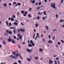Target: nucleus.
<instances>
[{
	"label": "nucleus",
	"mask_w": 64,
	"mask_h": 64,
	"mask_svg": "<svg viewBox=\"0 0 64 64\" xmlns=\"http://www.w3.org/2000/svg\"><path fill=\"white\" fill-rule=\"evenodd\" d=\"M51 6L52 7H53L54 9H56V7H55V3H53H53H51Z\"/></svg>",
	"instance_id": "obj_1"
},
{
	"label": "nucleus",
	"mask_w": 64,
	"mask_h": 64,
	"mask_svg": "<svg viewBox=\"0 0 64 64\" xmlns=\"http://www.w3.org/2000/svg\"><path fill=\"white\" fill-rule=\"evenodd\" d=\"M20 31H22V32H24L25 31V29H20V30H18V32H20Z\"/></svg>",
	"instance_id": "obj_2"
},
{
	"label": "nucleus",
	"mask_w": 64,
	"mask_h": 64,
	"mask_svg": "<svg viewBox=\"0 0 64 64\" xmlns=\"http://www.w3.org/2000/svg\"><path fill=\"white\" fill-rule=\"evenodd\" d=\"M26 50L28 52H32V49H31V50L30 49H29V48H27L26 49Z\"/></svg>",
	"instance_id": "obj_3"
},
{
	"label": "nucleus",
	"mask_w": 64,
	"mask_h": 64,
	"mask_svg": "<svg viewBox=\"0 0 64 64\" xmlns=\"http://www.w3.org/2000/svg\"><path fill=\"white\" fill-rule=\"evenodd\" d=\"M48 44H50V43L52 44V43H53V42L51 40H49L48 41Z\"/></svg>",
	"instance_id": "obj_4"
},
{
	"label": "nucleus",
	"mask_w": 64,
	"mask_h": 64,
	"mask_svg": "<svg viewBox=\"0 0 64 64\" xmlns=\"http://www.w3.org/2000/svg\"><path fill=\"white\" fill-rule=\"evenodd\" d=\"M12 40L11 38H8V41L9 42H11L12 41Z\"/></svg>",
	"instance_id": "obj_5"
},
{
	"label": "nucleus",
	"mask_w": 64,
	"mask_h": 64,
	"mask_svg": "<svg viewBox=\"0 0 64 64\" xmlns=\"http://www.w3.org/2000/svg\"><path fill=\"white\" fill-rule=\"evenodd\" d=\"M27 14V12L26 11H25V13L23 14V15L24 16H26V14Z\"/></svg>",
	"instance_id": "obj_6"
},
{
	"label": "nucleus",
	"mask_w": 64,
	"mask_h": 64,
	"mask_svg": "<svg viewBox=\"0 0 64 64\" xmlns=\"http://www.w3.org/2000/svg\"><path fill=\"white\" fill-rule=\"evenodd\" d=\"M32 60L31 58H27L26 59L27 61H30Z\"/></svg>",
	"instance_id": "obj_7"
},
{
	"label": "nucleus",
	"mask_w": 64,
	"mask_h": 64,
	"mask_svg": "<svg viewBox=\"0 0 64 64\" xmlns=\"http://www.w3.org/2000/svg\"><path fill=\"white\" fill-rule=\"evenodd\" d=\"M53 62L52 61V60H50L49 61V64H51L53 63Z\"/></svg>",
	"instance_id": "obj_8"
},
{
	"label": "nucleus",
	"mask_w": 64,
	"mask_h": 64,
	"mask_svg": "<svg viewBox=\"0 0 64 64\" xmlns=\"http://www.w3.org/2000/svg\"><path fill=\"white\" fill-rule=\"evenodd\" d=\"M31 3H34L35 2V0H32L30 1Z\"/></svg>",
	"instance_id": "obj_9"
},
{
	"label": "nucleus",
	"mask_w": 64,
	"mask_h": 64,
	"mask_svg": "<svg viewBox=\"0 0 64 64\" xmlns=\"http://www.w3.org/2000/svg\"><path fill=\"white\" fill-rule=\"evenodd\" d=\"M45 28H46V29L47 30H49V28L47 26H45Z\"/></svg>",
	"instance_id": "obj_10"
},
{
	"label": "nucleus",
	"mask_w": 64,
	"mask_h": 64,
	"mask_svg": "<svg viewBox=\"0 0 64 64\" xmlns=\"http://www.w3.org/2000/svg\"><path fill=\"white\" fill-rule=\"evenodd\" d=\"M22 38V36L20 35V36L19 37V39H21Z\"/></svg>",
	"instance_id": "obj_11"
},
{
	"label": "nucleus",
	"mask_w": 64,
	"mask_h": 64,
	"mask_svg": "<svg viewBox=\"0 0 64 64\" xmlns=\"http://www.w3.org/2000/svg\"><path fill=\"white\" fill-rule=\"evenodd\" d=\"M10 57H12V58L13 59H17V58L13 56H12H12H10Z\"/></svg>",
	"instance_id": "obj_12"
},
{
	"label": "nucleus",
	"mask_w": 64,
	"mask_h": 64,
	"mask_svg": "<svg viewBox=\"0 0 64 64\" xmlns=\"http://www.w3.org/2000/svg\"><path fill=\"white\" fill-rule=\"evenodd\" d=\"M12 53L14 55H16V52L15 51H14L13 52H12Z\"/></svg>",
	"instance_id": "obj_13"
},
{
	"label": "nucleus",
	"mask_w": 64,
	"mask_h": 64,
	"mask_svg": "<svg viewBox=\"0 0 64 64\" xmlns=\"http://www.w3.org/2000/svg\"><path fill=\"white\" fill-rule=\"evenodd\" d=\"M38 24H36L35 25V26L36 27H38Z\"/></svg>",
	"instance_id": "obj_14"
},
{
	"label": "nucleus",
	"mask_w": 64,
	"mask_h": 64,
	"mask_svg": "<svg viewBox=\"0 0 64 64\" xmlns=\"http://www.w3.org/2000/svg\"><path fill=\"white\" fill-rule=\"evenodd\" d=\"M39 51H40L41 52V51H43V49L41 48H40L39 50Z\"/></svg>",
	"instance_id": "obj_15"
},
{
	"label": "nucleus",
	"mask_w": 64,
	"mask_h": 64,
	"mask_svg": "<svg viewBox=\"0 0 64 64\" xmlns=\"http://www.w3.org/2000/svg\"><path fill=\"white\" fill-rule=\"evenodd\" d=\"M38 14L39 15H42V12H41L40 13V12H38Z\"/></svg>",
	"instance_id": "obj_16"
},
{
	"label": "nucleus",
	"mask_w": 64,
	"mask_h": 64,
	"mask_svg": "<svg viewBox=\"0 0 64 64\" xmlns=\"http://www.w3.org/2000/svg\"><path fill=\"white\" fill-rule=\"evenodd\" d=\"M6 23L7 26H8V22L7 21H6Z\"/></svg>",
	"instance_id": "obj_17"
},
{
	"label": "nucleus",
	"mask_w": 64,
	"mask_h": 64,
	"mask_svg": "<svg viewBox=\"0 0 64 64\" xmlns=\"http://www.w3.org/2000/svg\"><path fill=\"white\" fill-rule=\"evenodd\" d=\"M17 45L18 46V48H20V45H19V44H18Z\"/></svg>",
	"instance_id": "obj_18"
},
{
	"label": "nucleus",
	"mask_w": 64,
	"mask_h": 64,
	"mask_svg": "<svg viewBox=\"0 0 64 64\" xmlns=\"http://www.w3.org/2000/svg\"><path fill=\"white\" fill-rule=\"evenodd\" d=\"M28 46L29 47H32V44H29Z\"/></svg>",
	"instance_id": "obj_19"
},
{
	"label": "nucleus",
	"mask_w": 64,
	"mask_h": 64,
	"mask_svg": "<svg viewBox=\"0 0 64 64\" xmlns=\"http://www.w3.org/2000/svg\"><path fill=\"white\" fill-rule=\"evenodd\" d=\"M57 61L58 64H60V60H58Z\"/></svg>",
	"instance_id": "obj_20"
},
{
	"label": "nucleus",
	"mask_w": 64,
	"mask_h": 64,
	"mask_svg": "<svg viewBox=\"0 0 64 64\" xmlns=\"http://www.w3.org/2000/svg\"><path fill=\"white\" fill-rule=\"evenodd\" d=\"M12 42L13 44H15V42L14 41V40H12Z\"/></svg>",
	"instance_id": "obj_21"
},
{
	"label": "nucleus",
	"mask_w": 64,
	"mask_h": 64,
	"mask_svg": "<svg viewBox=\"0 0 64 64\" xmlns=\"http://www.w3.org/2000/svg\"><path fill=\"white\" fill-rule=\"evenodd\" d=\"M35 60H37L38 59V57L37 56H35Z\"/></svg>",
	"instance_id": "obj_22"
},
{
	"label": "nucleus",
	"mask_w": 64,
	"mask_h": 64,
	"mask_svg": "<svg viewBox=\"0 0 64 64\" xmlns=\"http://www.w3.org/2000/svg\"><path fill=\"white\" fill-rule=\"evenodd\" d=\"M14 25H18V24L16 22H14Z\"/></svg>",
	"instance_id": "obj_23"
},
{
	"label": "nucleus",
	"mask_w": 64,
	"mask_h": 64,
	"mask_svg": "<svg viewBox=\"0 0 64 64\" xmlns=\"http://www.w3.org/2000/svg\"><path fill=\"white\" fill-rule=\"evenodd\" d=\"M54 62H55V64H57V62L56 61V60H54Z\"/></svg>",
	"instance_id": "obj_24"
},
{
	"label": "nucleus",
	"mask_w": 64,
	"mask_h": 64,
	"mask_svg": "<svg viewBox=\"0 0 64 64\" xmlns=\"http://www.w3.org/2000/svg\"><path fill=\"white\" fill-rule=\"evenodd\" d=\"M63 21V22H64V20L62 19L61 20H60V22H62Z\"/></svg>",
	"instance_id": "obj_25"
},
{
	"label": "nucleus",
	"mask_w": 64,
	"mask_h": 64,
	"mask_svg": "<svg viewBox=\"0 0 64 64\" xmlns=\"http://www.w3.org/2000/svg\"><path fill=\"white\" fill-rule=\"evenodd\" d=\"M17 5L18 6H20V5H21V4L20 3H18L17 4Z\"/></svg>",
	"instance_id": "obj_26"
},
{
	"label": "nucleus",
	"mask_w": 64,
	"mask_h": 64,
	"mask_svg": "<svg viewBox=\"0 0 64 64\" xmlns=\"http://www.w3.org/2000/svg\"><path fill=\"white\" fill-rule=\"evenodd\" d=\"M11 21H14V18H11Z\"/></svg>",
	"instance_id": "obj_27"
},
{
	"label": "nucleus",
	"mask_w": 64,
	"mask_h": 64,
	"mask_svg": "<svg viewBox=\"0 0 64 64\" xmlns=\"http://www.w3.org/2000/svg\"><path fill=\"white\" fill-rule=\"evenodd\" d=\"M12 17L13 18H15V17H16V16H15L14 15H12Z\"/></svg>",
	"instance_id": "obj_28"
},
{
	"label": "nucleus",
	"mask_w": 64,
	"mask_h": 64,
	"mask_svg": "<svg viewBox=\"0 0 64 64\" xmlns=\"http://www.w3.org/2000/svg\"><path fill=\"white\" fill-rule=\"evenodd\" d=\"M42 19L43 20H45V19H46V18H45L44 17H43L42 18Z\"/></svg>",
	"instance_id": "obj_29"
},
{
	"label": "nucleus",
	"mask_w": 64,
	"mask_h": 64,
	"mask_svg": "<svg viewBox=\"0 0 64 64\" xmlns=\"http://www.w3.org/2000/svg\"><path fill=\"white\" fill-rule=\"evenodd\" d=\"M63 0H61V4H60V5L62 4L61 3H63Z\"/></svg>",
	"instance_id": "obj_30"
},
{
	"label": "nucleus",
	"mask_w": 64,
	"mask_h": 64,
	"mask_svg": "<svg viewBox=\"0 0 64 64\" xmlns=\"http://www.w3.org/2000/svg\"><path fill=\"white\" fill-rule=\"evenodd\" d=\"M18 62L20 63V64H21V61H20V60H18Z\"/></svg>",
	"instance_id": "obj_31"
},
{
	"label": "nucleus",
	"mask_w": 64,
	"mask_h": 64,
	"mask_svg": "<svg viewBox=\"0 0 64 64\" xmlns=\"http://www.w3.org/2000/svg\"><path fill=\"white\" fill-rule=\"evenodd\" d=\"M21 13H22V14L24 13V10L22 11L21 12Z\"/></svg>",
	"instance_id": "obj_32"
},
{
	"label": "nucleus",
	"mask_w": 64,
	"mask_h": 64,
	"mask_svg": "<svg viewBox=\"0 0 64 64\" xmlns=\"http://www.w3.org/2000/svg\"><path fill=\"white\" fill-rule=\"evenodd\" d=\"M45 41V38H44L42 40V42H44Z\"/></svg>",
	"instance_id": "obj_33"
},
{
	"label": "nucleus",
	"mask_w": 64,
	"mask_h": 64,
	"mask_svg": "<svg viewBox=\"0 0 64 64\" xmlns=\"http://www.w3.org/2000/svg\"><path fill=\"white\" fill-rule=\"evenodd\" d=\"M55 36H53V37L52 38V39H53V40H55Z\"/></svg>",
	"instance_id": "obj_34"
},
{
	"label": "nucleus",
	"mask_w": 64,
	"mask_h": 64,
	"mask_svg": "<svg viewBox=\"0 0 64 64\" xmlns=\"http://www.w3.org/2000/svg\"><path fill=\"white\" fill-rule=\"evenodd\" d=\"M44 15H46V11H44Z\"/></svg>",
	"instance_id": "obj_35"
},
{
	"label": "nucleus",
	"mask_w": 64,
	"mask_h": 64,
	"mask_svg": "<svg viewBox=\"0 0 64 64\" xmlns=\"http://www.w3.org/2000/svg\"><path fill=\"white\" fill-rule=\"evenodd\" d=\"M3 6H7V4H3Z\"/></svg>",
	"instance_id": "obj_36"
},
{
	"label": "nucleus",
	"mask_w": 64,
	"mask_h": 64,
	"mask_svg": "<svg viewBox=\"0 0 64 64\" xmlns=\"http://www.w3.org/2000/svg\"><path fill=\"white\" fill-rule=\"evenodd\" d=\"M40 16H38L37 17V19L38 20H39L40 19Z\"/></svg>",
	"instance_id": "obj_37"
},
{
	"label": "nucleus",
	"mask_w": 64,
	"mask_h": 64,
	"mask_svg": "<svg viewBox=\"0 0 64 64\" xmlns=\"http://www.w3.org/2000/svg\"><path fill=\"white\" fill-rule=\"evenodd\" d=\"M28 16L30 18H31V15L30 14H28Z\"/></svg>",
	"instance_id": "obj_38"
},
{
	"label": "nucleus",
	"mask_w": 64,
	"mask_h": 64,
	"mask_svg": "<svg viewBox=\"0 0 64 64\" xmlns=\"http://www.w3.org/2000/svg\"><path fill=\"white\" fill-rule=\"evenodd\" d=\"M56 18H58V15L57 14H56Z\"/></svg>",
	"instance_id": "obj_39"
},
{
	"label": "nucleus",
	"mask_w": 64,
	"mask_h": 64,
	"mask_svg": "<svg viewBox=\"0 0 64 64\" xmlns=\"http://www.w3.org/2000/svg\"><path fill=\"white\" fill-rule=\"evenodd\" d=\"M9 34H12V32L11 31H10L8 32Z\"/></svg>",
	"instance_id": "obj_40"
},
{
	"label": "nucleus",
	"mask_w": 64,
	"mask_h": 64,
	"mask_svg": "<svg viewBox=\"0 0 64 64\" xmlns=\"http://www.w3.org/2000/svg\"><path fill=\"white\" fill-rule=\"evenodd\" d=\"M4 34L6 36H7V35H8V34H7V33L6 32H5L4 33Z\"/></svg>",
	"instance_id": "obj_41"
},
{
	"label": "nucleus",
	"mask_w": 64,
	"mask_h": 64,
	"mask_svg": "<svg viewBox=\"0 0 64 64\" xmlns=\"http://www.w3.org/2000/svg\"><path fill=\"white\" fill-rule=\"evenodd\" d=\"M30 42L31 44H32L33 43V41L32 40H30Z\"/></svg>",
	"instance_id": "obj_42"
},
{
	"label": "nucleus",
	"mask_w": 64,
	"mask_h": 64,
	"mask_svg": "<svg viewBox=\"0 0 64 64\" xmlns=\"http://www.w3.org/2000/svg\"><path fill=\"white\" fill-rule=\"evenodd\" d=\"M40 9V6H38L37 8V10H39Z\"/></svg>",
	"instance_id": "obj_43"
},
{
	"label": "nucleus",
	"mask_w": 64,
	"mask_h": 64,
	"mask_svg": "<svg viewBox=\"0 0 64 64\" xmlns=\"http://www.w3.org/2000/svg\"><path fill=\"white\" fill-rule=\"evenodd\" d=\"M38 5H41V2H40L38 3Z\"/></svg>",
	"instance_id": "obj_44"
},
{
	"label": "nucleus",
	"mask_w": 64,
	"mask_h": 64,
	"mask_svg": "<svg viewBox=\"0 0 64 64\" xmlns=\"http://www.w3.org/2000/svg\"><path fill=\"white\" fill-rule=\"evenodd\" d=\"M32 8H30V9H29V11H31V10H32Z\"/></svg>",
	"instance_id": "obj_45"
},
{
	"label": "nucleus",
	"mask_w": 64,
	"mask_h": 64,
	"mask_svg": "<svg viewBox=\"0 0 64 64\" xmlns=\"http://www.w3.org/2000/svg\"><path fill=\"white\" fill-rule=\"evenodd\" d=\"M35 33H34V36L33 37V38H35Z\"/></svg>",
	"instance_id": "obj_46"
},
{
	"label": "nucleus",
	"mask_w": 64,
	"mask_h": 64,
	"mask_svg": "<svg viewBox=\"0 0 64 64\" xmlns=\"http://www.w3.org/2000/svg\"><path fill=\"white\" fill-rule=\"evenodd\" d=\"M10 28L12 29H14V28H13V27H10Z\"/></svg>",
	"instance_id": "obj_47"
},
{
	"label": "nucleus",
	"mask_w": 64,
	"mask_h": 64,
	"mask_svg": "<svg viewBox=\"0 0 64 64\" xmlns=\"http://www.w3.org/2000/svg\"><path fill=\"white\" fill-rule=\"evenodd\" d=\"M20 12H17L16 14L18 15H19V14Z\"/></svg>",
	"instance_id": "obj_48"
},
{
	"label": "nucleus",
	"mask_w": 64,
	"mask_h": 64,
	"mask_svg": "<svg viewBox=\"0 0 64 64\" xmlns=\"http://www.w3.org/2000/svg\"><path fill=\"white\" fill-rule=\"evenodd\" d=\"M3 44H4V45H6V43H5V42L4 41L3 42Z\"/></svg>",
	"instance_id": "obj_49"
},
{
	"label": "nucleus",
	"mask_w": 64,
	"mask_h": 64,
	"mask_svg": "<svg viewBox=\"0 0 64 64\" xmlns=\"http://www.w3.org/2000/svg\"><path fill=\"white\" fill-rule=\"evenodd\" d=\"M16 57H18V53H16Z\"/></svg>",
	"instance_id": "obj_50"
},
{
	"label": "nucleus",
	"mask_w": 64,
	"mask_h": 64,
	"mask_svg": "<svg viewBox=\"0 0 64 64\" xmlns=\"http://www.w3.org/2000/svg\"><path fill=\"white\" fill-rule=\"evenodd\" d=\"M6 32H7V33H9V31L8 30H6Z\"/></svg>",
	"instance_id": "obj_51"
},
{
	"label": "nucleus",
	"mask_w": 64,
	"mask_h": 64,
	"mask_svg": "<svg viewBox=\"0 0 64 64\" xmlns=\"http://www.w3.org/2000/svg\"><path fill=\"white\" fill-rule=\"evenodd\" d=\"M9 26H11V25H12V24H11V23H10L9 24Z\"/></svg>",
	"instance_id": "obj_52"
},
{
	"label": "nucleus",
	"mask_w": 64,
	"mask_h": 64,
	"mask_svg": "<svg viewBox=\"0 0 64 64\" xmlns=\"http://www.w3.org/2000/svg\"><path fill=\"white\" fill-rule=\"evenodd\" d=\"M48 37L49 38V39H50L51 38V36H50L49 35L48 36Z\"/></svg>",
	"instance_id": "obj_53"
},
{
	"label": "nucleus",
	"mask_w": 64,
	"mask_h": 64,
	"mask_svg": "<svg viewBox=\"0 0 64 64\" xmlns=\"http://www.w3.org/2000/svg\"><path fill=\"white\" fill-rule=\"evenodd\" d=\"M61 42H62V43H64V41H63V40H61Z\"/></svg>",
	"instance_id": "obj_54"
},
{
	"label": "nucleus",
	"mask_w": 64,
	"mask_h": 64,
	"mask_svg": "<svg viewBox=\"0 0 64 64\" xmlns=\"http://www.w3.org/2000/svg\"><path fill=\"white\" fill-rule=\"evenodd\" d=\"M13 32L14 33V34H15V32H16L15 30H13Z\"/></svg>",
	"instance_id": "obj_55"
},
{
	"label": "nucleus",
	"mask_w": 64,
	"mask_h": 64,
	"mask_svg": "<svg viewBox=\"0 0 64 64\" xmlns=\"http://www.w3.org/2000/svg\"><path fill=\"white\" fill-rule=\"evenodd\" d=\"M16 4V2H13V4Z\"/></svg>",
	"instance_id": "obj_56"
},
{
	"label": "nucleus",
	"mask_w": 64,
	"mask_h": 64,
	"mask_svg": "<svg viewBox=\"0 0 64 64\" xmlns=\"http://www.w3.org/2000/svg\"><path fill=\"white\" fill-rule=\"evenodd\" d=\"M14 39H15L16 38V37L15 36H14Z\"/></svg>",
	"instance_id": "obj_57"
},
{
	"label": "nucleus",
	"mask_w": 64,
	"mask_h": 64,
	"mask_svg": "<svg viewBox=\"0 0 64 64\" xmlns=\"http://www.w3.org/2000/svg\"><path fill=\"white\" fill-rule=\"evenodd\" d=\"M58 45H60V42H58Z\"/></svg>",
	"instance_id": "obj_58"
},
{
	"label": "nucleus",
	"mask_w": 64,
	"mask_h": 64,
	"mask_svg": "<svg viewBox=\"0 0 64 64\" xmlns=\"http://www.w3.org/2000/svg\"><path fill=\"white\" fill-rule=\"evenodd\" d=\"M32 46H34L35 45V44H34V43H32Z\"/></svg>",
	"instance_id": "obj_59"
},
{
	"label": "nucleus",
	"mask_w": 64,
	"mask_h": 64,
	"mask_svg": "<svg viewBox=\"0 0 64 64\" xmlns=\"http://www.w3.org/2000/svg\"><path fill=\"white\" fill-rule=\"evenodd\" d=\"M36 5H38V3L36 2L35 4Z\"/></svg>",
	"instance_id": "obj_60"
},
{
	"label": "nucleus",
	"mask_w": 64,
	"mask_h": 64,
	"mask_svg": "<svg viewBox=\"0 0 64 64\" xmlns=\"http://www.w3.org/2000/svg\"><path fill=\"white\" fill-rule=\"evenodd\" d=\"M37 37H38V36H36L35 38V40H36V39H37Z\"/></svg>",
	"instance_id": "obj_61"
},
{
	"label": "nucleus",
	"mask_w": 64,
	"mask_h": 64,
	"mask_svg": "<svg viewBox=\"0 0 64 64\" xmlns=\"http://www.w3.org/2000/svg\"><path fill=\"white\" fill-rule=\"evenodd\" d=\"M56 47H58V45L57 44H56Z\"/></svg>",
	"instance_id": "obj_62"
},
{
	"label": "nucleus",
	"mask_w": 64,
	"mask_h": 64,
	"mask_svg": "<svg viewBox=\"0 0 64 64\" xmlns=\"http://www.w3.org/2000/svg\"><path fill=\"white\" fill-rule=\"evenodd\" d=\"M41 38H42V37H43V34H41Z\"/></svg>",
	"instance_id": "obj_63"
},
{
	"label": "nucleus",
	"mask_w": 64,
	"mask_h": 64,
	"mask_svg": "<svg viewBox=\"0 0 64 64\" xmlns=\"http://www.w3.org/2000/svg\"><path fill=\"white\" fill-rule=\"evenodd\" d=\"M13 64H17V63L16 62H14L13 63Z\"/></svg>",
	"instance_id": "obj_64"
}]
</instances>
